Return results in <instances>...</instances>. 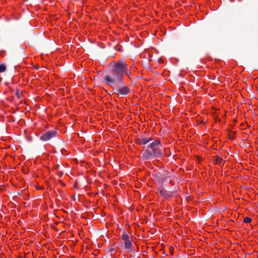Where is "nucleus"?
Instances as JSON below:
<instances>
[{"mask_svg":"<svg viewBox=\"0 0 258 258\" xmlns=\"http://www.w3.org/2000/svg\"><path fill=\"white\" fill-rule=\"evenodd\" d=\"M162 146L160 141L156 140L150 143L142 155L143 160H151L162 156Z\"/></svg>","mask_w":258,"mask_h":258,"instance_id":"obj_1","label":"nucleus"},{"mask_svg":"<svg viewBox=\"0 0 258 258\" xmlns=\"http://www.w3.org/2000/svg\"><path fill=\"white\" fill-rule=\"evenodd\" d=\"M105 83L114 88L116 85H123V76L110 69L109 73L104 75Z\"/></svg>","mask_w":258,"mask_h":258,"instance_id":"obj_2","label":"nucleus"},{"mask_svg":"<svg viewBox=\"0 0 258 258\" xmlns=\"http://www.w3.org/2000/svg\"><path fill=\"white\" fill-rule=\"evenodd\" d=\"M110 69L123 76V73L127 67L126 62L124 60H121L117 62L112 61L109 65Z\"/></svg>","mask_w":258,"mask_h":258,"instance_id":"obj_3","label":"nucleus"},{"mask_svg":"<svg viewBox=\"0 0 258 258\" xmlns=\"http://www.w3.org/2000/svg\"><path fill=\"white\" fill-rule=\"evenodd\" d=\"M121 237L124 241L125 248L132 252H134L132 242L130 239L129 235L124 231H123Z\"/></svg>","mask_w":258,"mask_h":258,"instance_id":"obj_4","label":"nucleus"},{"mask_svg":"<svg viewBox=\"0 0 258 258\" xmlns=\"http://www.w3.org/2000/svg\"><path fill=\"white\" fill-rule=\"evenodd\" d=\"M57 132L54 131H50L43 134L40 138V139L44 142H46L52 138H55L57 136Z\"/></svg>","mask_w":258,"mask_h":258,"instance_id":"obj_5","label":"nucleus"},{"mask_svg":"<svg viewBox=\"0 0 258 258\" xmlns=\"http://www.w3.org/2000/svg\"><path fill=\"white\" fill-rule=\"evenodd\" d=\"M158 191L159 195L165 199L172 197L174 194V191L167 190L162 187H160Z\"/></svg>","mask_w":258,"mask_h":258,"instance_id":"obj_6","label":"nucleus"},{"mask_svg":"<svg viewBox=\"0 0 258 258\" xmlns=\"http://www.w3.org/2000/svg\"><path fill=\"white\" fill-rule=\"evenodd\" d=\"M170 177L169 173L167 172H158L155 174L156 180L159 183H163L166 181L167 178Z\"/></svg>","mask_w":258,"mask_h":258,"instance_id":"obj_7","label":"nucleus"},{"mask_svg":"<svg viewBox=\"0 0 258 258\" xmlns=\"http://www.w3.org/2000/svg\"><path fill=\"white\" fill-rule=\"evenodd\" d=\"M123 85H116L114 87L113 90L119 93L122 95H126L130 92V89L126 86Z\"/></svg>","mask_w":258,"mask_h":258,"instance_id":"obj_8","label":"nucleus"},{"mask_svg":"<svg viewBox=\"0 0 258 258\" xmlns=\"http://www.w3.org/2000/svg\"><path fill=\"white\" fill-rule=\"evenodd\" d=\"M152 141V138H144L139 139L138 142V144L140 145H145L147 143H149L150 141Z\"/></svg>","mask_w":258,"mask_h":258,"instance_id":"obj_9","label":"nucleus"},{"mask_svg":"<svg viewBox=\"0 0 258 258\" xmlns=\"http://www.w3.org/2000/svg\"><path fill=\"white\" fill-rule=\"evenodd\" d=\"M6 66L5 64H0V73H3L6 70Z\"/></svg>","mask_w":258,"mask_h":258,"instance_id":"obj_10","label":"nucleus"},{"mask_svg":"<svg viewBox=\"0 0 258 258\" xmlns=\"http://www.w3.org/2000/svg\"><path fill=\"white\" fill-rule=\"evenodd\" d=\"M251 221V219L248 217H246L243 220V222L246 223H249Z\"/></svg>","mask_w":258,"mask_h":258,"instance_id":"obj_11","label":"nucleus"},{"mask_svg":"<svg viewBox=\"0 0 258 258\" xmlns=\"http://www.w3.org/2000/svg\"><path fill=\"white\" fill-rule=\"evenodd\" d=\"M125 71H124L123 73H124L127 76H130L131 75L130 70L127 69V67L125 68Z\"/></svg>","mask_w":258,"mask_h":258,"instance_id":"obj_12","label":"nucleus"},{"mask_svg":"<svg viewBox=\"0 0 258 258\" xmlns=\"http://www.w3.org/2000/svg\"><path fill=\"white\" fill-rule=\"evenodd\" d=\"M221 160H222V158H218L217 160V163H219Z\"/></svg>","mask_w":258,"mask_h":258,"instance_id":"obj_13","label":"nucleus"},{"mask_svg":"<svg viewBox=\"0 0 258 258\" xmlns=\"http://www.w3.org/2000/svg\"><path fill=\"white\" fill-rule=\"evenodd\" d=\"M115 251V248H111L109 249V251L112 252L113 251Z\"/></svg>","mask_w":258,"mask_h":258,"instance_id":"obj_14","label":"nucleus"},{"mask_svg":"<svg viewBox=\"0 0 258 258\" xmlns=\"http://www.w3.org/2000/svg\"><path fill=\"white\" fill-rule=\"evenodd\" d=\"M17 96H18V98H20V96L19 95H17Z\"/></svg>","mask_w":258,"mask_h":258,"instance_id":"obj_15","label":"nucleus"},{"mask_svg":"<svg viewBox=\"0 0 258 258\" xmlns=\"http://www.w3.org/2000/svg\"><path fill=\"white\" fill-rule=\"evenodd\" d=\"M17 96H18V98H20V96L19 95H17Z\"/></svg>","mask_w":258,"mask_h":258,"instance_id":"obj_16","label":"nucleus"}]
</instances>
